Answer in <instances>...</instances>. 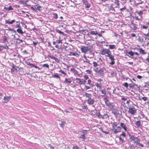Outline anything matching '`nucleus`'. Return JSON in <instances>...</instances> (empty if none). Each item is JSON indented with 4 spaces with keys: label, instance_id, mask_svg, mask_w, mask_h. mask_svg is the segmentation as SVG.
<instances>
[{
    "label": "nucleus",
    "instance_id": "nucleus-36",
    "mask_svg": "<svg viewBox=\"0 0 149 149\" xmlns=\"http://www.w3.org/2000/svg\"><path fill=\"white\" fill-rule=\"evenodd\" d=\"M56 32L59 33L61 35H63L64 34V33L63 32L61 31L58 29H56Z\"/></svg>",
    "mask_w": 149,
    "mask_h": 149
},
{
    "label": "nucleus",
    "instance_id": "nucleus-1",
    "mask_svg": "<svg viewBox=\"0 0 149 149\" xmlns=\"http://www.w3.org/2000/svg\"><path fill=\"white\" fill-rule=\"evenodd\" d=\"M111 53V51L107 49H103L100 52V54L102 55H104L107 57H108Z\"/></svg>",
    "mask_w": 149,
    "mask_h": 149
},
{
    "label": "nucleus",
    "instance_id": "nucleus-52",
    "mask_svg": "<svg viewBox=\"0 0 149 149\" xmlns=\"http://www.w3.org/2000/svg\"><path fill=\"white\" fill-rule=\"evenodd\" d=\"M120 136H122L123 137V138H124V137H125L126 136L125 133V132H122V133L120 134Z\"/></svg>",
    "mask_w": 149,
    "mask_h": 149
},
{
    "label": "nucleus",
    "instance_id": "nucleus-50",
    "mask_svg": "<svg viewBox=\"0 0 149 149\" xmlns=\"http://www.w3.org/2000/svg\"><path fill=\"white\" fill-rule=\"evenodd\" d=\"M70 71L74 73L78 72L76 70L73 68H71Z\"/></svg>",
    "mask_w": 149,
    "mask_h": 149
},
{
    "label": "nucleus",
    "instance_id": "nucleus-48",
    "mask_svg": "<svg viewBox=\"0 0 149 149\" xmlns=\"http://www.w3.org/2000/svg\"><path fill=\"white\" fill-rule=\"evenodd\" d=\"M91 80L90 79H88V83H87V84H89L90 86H92V84H91Z\"/></svg>",
    "mask_w": 149,
    "mask_h": 149
},
{
    "label": "nucleus",
    "instance_id": "nucleus-47",
    "mask_svg": "<svg viewBox=\"0 0 149 149\" xmlns=\"http://www.w3.org/2000/svg\"><path fill=\"white\" fill-rule=\"evenodd\" d=\"M104 100L106 104L108 103L107 102H108L109 100L107 97L104 98Z\"/></svg>",
    "mask_w": 149,
    "mask_h": 149
},
{
    "label": "nucleus",
    "instance_id": "nucleus-22",
    "mask_svg": "<svg viewBox=\"0 0 149 149\" xmlns=\"http://www.w3.org/2000/svg\"><path fill=\"white\" fill-rule=\"evenodd\" d=\"M96 110H93L90 112L91 115L93 116H94L96 115L97 112Z\"/></svg>",
    "mask_w": 149,
    "mask_h": 149
},
{
    "label": "nucleus",
    "instance_id": "nucleus-54",
    "mask_svg": "<svg viewBox=\"0 0 149 149\" xmlns=\"http://www.w3.org/2000/svg\"><path fill=\"white\" fill-rule=\"evenodd\" d=\"M86 72L87 74H90L91 72V70H86Z\"/></svg>",
    "mask_w": 149,
    "mask_h": 149
},
{
    "label": "nucleus",
    "instance_id": "nucleus-33",
    "mask_svg": "<svg viewBox=\"0 0 149 149\" xmlns=\"http://www.w3.org/2000/svg\"><path fill=\"white\" fill-rule=\"evenodd\" d=\"M135 143H136V144H137V143H139L140 141V139H139L138 137H136L134 139L133 141Z\"/></svg>",
    "mask_w": 149,
    "mask_h": 149
},
{
    "label": "nucleus",
    "instance_id": "nucleus-25",
    "mask_svg": "<svg viewBox=\"0 0 149 149\" xmlns=\"http://www.w3.org/2000/svg\"><path fill=\"white\" fill-rule=\"evenodd\" d=\"M71 81L70 79H68L67 78H65V80L64 81L63 83H70Z\"/></svg>",
    "mask_w": 149,
    "mask_h": 149
},
{
    "label": "nucleus",
    "instance_id": "nucleus-60",
    "mask_svg": "<svg viewBox=\"0 0 149 149\" xmlns=\"http://www.w3.org/2000/svg\"><path fill=\"white\" fill-rule=\"evenodd\" d=\"M86 59L85 61L84 60L83 62L84 63H88L89 64H90V63H89L90 61L89 60H88L87 59Z\"/></svg>",
    "mask_w": 149,
    "mask_h": 149
},
{
    "label": "nucleus",
    "instance_id": "nucleus-8",
    "mask_svg": "<svg viewBox=\"0 0 149 149\" xmlns=\"http://www.w3.org/2000/svg\"><path fill=\"white\" fill-rule=\"evenodd\" d=\"M128 79L130 80V81L133 84H129L130 85L129 87L130 88H134V87L135 86H136L137 87H138L137 85L136 84H135L131 80V79L130 78H128Z\"/></svg>",
    "mask_w": 149,
    "mask_h": 149
},
{
    "label": "nucleus",
    "instance_id": "nucleus-55",
    "mask_svg": "<svg viewBox=\"0 0 149 149\" xmlns=\"http://www.w3.org/2000/svg\"><path fill=\"white\" fill-rule=\"evenodd\" d=\"M91 87L90 86H87L85 85L84 87V89H85L86 90H88Z\"/></svg>",
    "mask_w": 149,
    "mask_h": 149
},
{
    "label": "nucleus",
    "instance_id": "nucleus-46",
    "mask_svg": "<svg viewBox=\"0 0 149 149\" xmlns=\"http://www.w3.org/2000/svg\"><path fill=\"white\" fill-rule=\"evenodd\" d=\"M42 67H43V68H45H45H49V65H48V64H47V63L43 64L42 65Z\"/></svg>",
    "mask_w": 149,
    "mask_h": 149
},
{
    "label": "nucleus",
    "instance_id": "nucleus-32",
    "mask_svg": "<svg viewBox=\"0 0 149 149\" xmlns=\"http://www.w3.org/2000/svg\"><path fill=\"white\" fill-rule=\"evenodd\" d=\"M101 92V93L105 95L106 94V89L105 88L103 89L100 91Z\"/></svg>",
    "mask_w": 149,
    "mask_h": 149
},
{
    "label": "nucleus",
    "instance_id": "nucleus-37",
    "mask_svg": "<svg viewBox=\"0 0 149 149\" xmlns=\"http://www.w3.org/2000/svg\"><path fill=\"white\" fill-rule=\"evenodd\" d=\"M84 95L86 97H90L92 96V95L91 94L87 93H85Z\"/></svg>",
    "mask_w": 149,
    "mask_h": 149
},
{
    "label": "nucleus",
    "instance_id": "nucleus-15",
    "mask_svg": "<svg viewBox=\"0 0 149 149\" xmlns=\"http://www.w3.org/2000/svg\"><path fill=\"white\" fill-rule=\"evenodd\" d=\"M34 7L35 8L36 11V10L39 11L40 10L41 8V7L38 4L34 5Z\"/></svg>",
    "mask_w": 149,
    "mask_h": 149
},
{
    "label": "nucleus",
    "instance_id": "nucleus-44",
    "mask_svg": "<svg viewBox=\"0 0 149 149\" xmlns=\"http://www.w3.org/2000/svg\"><path fill=\"white\" fill-rule=\"evenodd\" d=\"M8 38V37L6 36H4L3 37V42H7Z\"/></svg>",
    "mask_w": 149,
    "mask_h": 149
},
{
    "label": "nucleus",
    "instance_id": "nucleus-41",
    "mask_svg": "<svg viewBox=\"0 0 149 149\" xmlns=\"http://www.w3.org/2000/svg\"><path fill=\"white\" fill-rule=\"evenodd\" d=\"M119 139L120 141L122 143H124L125 142L124 140L120 136L119 137Z\"/></svg>",
    "mask_w": 149,
    "mask_h": 149
},
{
    "label": "nucleus",
    "instance_id": "nucleus-34",
    "mask_svg": "<svg viewBox=\"0 0 149 149\" xmlns=\"http://www.w3.org/2000/svg\"><path fill=\"white\" fill-rule=\"evenodd\" d=\"M65 123V121L64 120L62 121L61 123L60 124V126L61 127L63 128Z\"/></svg>",
    "mask_w": 149,
    "mask_h": 149
},
{
    "label": "nucleus",
    "instance_id": "nucleus-19",
    "mask_svg": "<svg viewBox=\"0 0 149 149\" xmlns=\"http://www.w3.org/2000/svg\"><path fill=\"white\" fill-rule=\"evenodd\" d=\"M110 109H112L113 108V106L111 103H109L106 104Z\"/></svg>",
    "mask_w": 149,
    "mask_h": 149
},
{
    "label": "nucleus",
    "instance_id": "nucleus-11",
    "mask_svg": "<svg viewBox=\"0 0 149 149\" xmlns=\"http://www.w3.org/2000/svg\"><path fill=\"white\" fill-rule=\"evenodd\" d=\"M76 79L79 80V83L80 85L81 84H84V85H85V83H86V81L82 79V80H81V79L79 78H77Z\"/></svg>",
    "mask_w": 149,
    "mask_h": 149
},
{
    "label": "nucleus",
    "instance_id": "nucleus-10",
    "mask_svg": "<svg viewBox=\"0 0 149 149\" xmlns=\"http://www.w3.org/2000/svg\"><path fill=\"white\" fill-rule=\"evenodd\" d=\"M11 98V97L10 96L4 97V100H5L4 102L6 103L8 102Z\"/></svg>",
    "mask_w": 149,
    "mask_h": 149
},
{
    "label": "nucleus",
    "instance_id": "nucleus-13",
    "mask_svg": "<svg viewBox=\"0 0 149 149\" xmlns=\"http://www.w3.org/2000/svg\"><path fill=\"white\" fill-rule=\"evenodd\" d=\"M130 27L134 30H135L137 29V27L136 26V24L132 22L130 24Z\"/></svg>",
    "mask_w": 149,
    "mask_h": 149
},
{
    "label": "nucleus",
    "instance_id": "nucleus-26",
    "mask_svg": "<svg viewBox=\"0 0 149 149\" xmlns=\"http://www.w3.org/2000/svg\"><path fill=\"white\" fill-rule=\"evenodd\" d=\"M102 84L101 83H96L95 84V85L98 88H99V89H100L102 87V86L101 84Z\"/></svg>",
    "mask_w": 149,
    "mask_h": 149
},
{
    "label": "nucleus",
    "instance_id": "nucleus-64",
    "mask_svg": "<svg viewBox=\"0 0 149 149\" xmlns=\"http://www.w3.org/2000/svg\"><path fill=\"white\" fill-rule=\"evenodd\" d=\"M23 52L24 54H28L29 53L26 51V50H24L23 51Z\"/></svg>",
    "mask_w": 149,
    "mask_h": 149
},
{
    "label": "nucleus",
    "instance_id": "nucleus-45",
    "mask_svg": "<svg viewBox=\"0 0 149 149\" xmlns=\"http://www.w3.org/2000/svg\"><path fill=\"white\" fill-rule=\"evenodd\" d=\"M89 52V54H91V56H90L89 57L90 58H92L94 56V54L93 53H92L91 51V49L88 51Z\"/></svg>",
    "mask_w": 149,
    "mask_h": 149
},
{
    "label": "nucleus",
    "instance_id": "nucleus-63",
    "mask_svg": "<svg viewBox=\"0 0 149 149\" xmlns=\"http://www.w3.org/2000/svg\"><path fill=\"white\" fill-rule=\"evenodd\" d=\"M142 99L144 101H146L147 99V98L146 97H144L142 98Z\"/></svg>",
    "mask_w": 149,
    "mask_h": 149
},
{
    "label": "nucleus",
    "instance_id": "nucleus-2",
    "mask_svg": "<svg viewBox=\"0 0 149 149\" xmlns=\"http://www.w3.org/2000/svg\"><path fill=\"white\" fill-rule=\"evenodd\" d=\"M128 112L132 115H134L136 112V110L133 106L130 107L129 108Z\"/></svg>",
    "mask_w": 149,
    "mask_h": 149
},
{
    "label": "nucleus",
    "instance_id": "nucleus-58",
    "mask_svg": "<svg viewBox=\"0 0 149 149\" xmlns=\"http://www.w3.org/2000/svg\"><path fill=\"white\" fill-rule=\"evenodd\" d=\"M137 145H138L139 146H140L141 147H143L144 146V145L143 144H141V143H139H139H137V144H136Z\"/></svg>",
    "mask_w": 149,
    "mask_h": 149
},
{
    "label": "nucleus",
    "instance_id": "nucleus-30",
    "mask_svg": "<svg viewBox=\"0 0 149 149\" xmlns=\"http://www.w3.org/2000/svg\"><path fill=\"white\" fill-rule=\"evenodd\" d=\"M118 0H114V3L115 4L117 5V6H115V7H118V6H119L120 4Z\"/></svg>",
    "mask_w": 149,
    "mask_h": 149
},
{
    "label": "nucleus",
    "instance_id": "nucleus-3",
    "mask_svg": "<svg viewBox=\"0 0 149 149\" xmlns=\"http://www.w3.org/2000/svg\"><path fill=\"white\" fill-rule=\"evenodd\" d=\"M91 49L90 47L89 46L85 47L82 46L81 48V50L83 53L86 54Z\"/></svg>",
    "mask_w": 149,
    "mask_h": 149
},
{
    "label": "nucleus",
    "instance_id": "nucleus-6",
    "mask_svg": "<svg viewBox=\"0 0 149 149\" xmlns=\"http://www.w3.org/2000/svg\"><path fill=\"white\" fill-rule=\"evenodd\" d=\"M87 130H83V131H81V132L83 134L82 135H81L80 136V138L82 139H85L86 138V132Z\"/></svg>",
    "mask_w": 149,
    "mask_h": 149
},
{
    "label": "nucleus",
    "instance_id": "nucleus-61",
    "mask_svg": "<svg viewBox=\"0 0 149 149\" xmlns=\"http://www.w3.org/2000/svg\"><path fill=\"white\" fill-rule=\"evenodd\" d=\"M96 80L98 82H99L100 83H101V81H103V79L101 78H100L97 80L96 79Z\"/></svg>",
    "mask_w": 149,
    "mask_h": 149
},
{
    "label": "nucleus",
    "instance_id": "nucleus-5",
    "mask_svg": "<svg viewBox=\"0 0 149 149\" xmlns=\"http://www.w3.org/2000/svg\"><path fill=\"white\" fill-rule=\"evenodd\" d=\"M25 63L26 64L28 65H29L30 66L31 68H33L34 67L36 68H37L38 70H40V68L36 65L34 64H33L30 63L29 62L26 61L25 62Z\"/></svg>",
    "mask_w": 149,
    "mask_h": 149
},
{
    "label": "nucleus",
    "instance_id": "nucleus-14",
    "mask_svg": "<svg viewBox=\"0 0 149 149\" xmlns=\"http://www.w3.org/2000/svg\"><path fill=\"white\" fill-rule=\"evenodd\" d=\"M120 126L122 128H123L125 131H127L126 126L124 123H120Z\"/></svg>",
    "mask_w": 149,
    "mask_h": 149
},
{
    "label": "nucleus",
    "instance_id": "nucleus-7",
    "mask_svg": "<svg viewBox=\"0 0 149 149\" xmlns=\"http://www.w3.org/2000/svg\"><path fill=\"white\" fill-rule=\"evenodd\" d=\"M109 57V58L111 60V62L110 64L112 65H114L115 63L114 59V56L111 55V54L108 56Z\"/></svg>",
    "mask_w": 149,
    "mask_h": 149
},
{
    "label": "nucleus",
    "instance_id": "nucleus-40",
    "mask_svg": "<svg viewBox=\"0 0 149 149\" xmlns=\"http://www.w3.org/2000/svg\"><path fill=\"white\" fill-rule=\"evenodd\" d=\"M59 72L61 73L62 74H63L64 75L66 76L67 74V73L65 72L63 70H60L58 71Z\"/></svg>",
    "mask_w": 149,
    "mask_h": 149
},
{
    "label": "nucleus",
    "instance_id": "nucleus-51",
    "mask_svg": "<svg viewBox=\"0 0 149 149\" xmlns=\"http://www.w3.org/2000/svg\"><path fill=\"white\" fill-rule=\"evenodd\" d=\"M93 66L95 67H96L98 65L97 63L95 61H93Z\"/></svg>",
    "mask_w": 149,
    "mask_h": 149
},
{
    "label": "nucleus",
    "instance_id": "nucleus-38",
    "mask_svg": "<svg viewBox=\"0 0 149 149\" xmlns=\"http://www.w3.org/2000/svg\"><path fill=\"white\" fill-rule=\"evenodd\" d=\"M109 48L111 49H114L115 47V46L113 45H109Z\"/></svg>",
    "mask_w": 149,
    "mask_h": 149
},
{
    "label": "nucleus",
    "instance_id": "nucleus-29",
    "mask_svg": "<svg viewBox=\"0 0 149 149\" xmlns=\"http://www.w3.org/2000/svg\"><path fill=\"white\" fill-rule=\"evenodd\" d=\"M111 130L113 131L114 133L115 134H116L117 133L120 132V130L119 129H118V130H117V129H115L114 127H113L111 129Z\"/></svg>",
    "mask_w": 149,
    "mask_h": 149
},
{
    "label": "nucleus",
    "instance_id": "nucleus-17",
    "mask_svg": "<svg viewBox=\"0 0 149 149\" xmlns=\"http://www.w3.org/2000/svg\"><path fill=\"white\" fill-rule=\"evenodd\" d=\"M126 54L127 56H128L130 57L129 56L128 54L130 55L131 56H133L134 55V53L131 51L129 52H126Z\"/></svg>",
    "mask_w": 149,
    "mask_h": 149
},
{
    "label": "nucleus",
    "instance_id": "nucleus-28",
    "mask_svg": "<svg viewBox=\"0 0 149 149\" xmlns=\"http://www.w3.org/2000/svg\"><path fill=\"white\" fill-rule=\"evenodd\" d=\"M139 50V52L141 54H146V52H145L144 50L142 48H140Z\"/></svg>",
    "mask_w": 149,
    "mask_h": 149
},
{
    "label": "nucleus",
    "instance_id": "nucleus-21",
    "mask_svg": "<svg viewBox=\"0 0 149 149\" xmlns=\"http://www.w3.org/2000/svg\"><path fill=\"white\" fill-rule=\"evenodd\" d=\"M4 9L6 11L12 10L13 9V8L11 6H10L8 8L5 7L4 8Z\"/></svg>",
    "mask_w": 149,
    "mask_h": 149
},
{
    "label": "nucleus",
    "instance_id": "nucleus-16",
    "mask_svg": "<svg viewBox=\"0 0 149 149\" xmlns=\"http://www.w3.org/2000/svg\"><path fill=\"white\" fill-rule=\"evenodd\" d=\"M15 22V19H13L11 20V21H10L8 20H5V23L6 24H12Z\"/></svg>",
    "mask_w": 149,
    "mask_h": 149
},
{
    "label": "nucleus",
    "instance_id": "nucleus-4",
    "mask_svg": "<svg viewBox=\"0 0 149 149\" xmlns=\"http://www.w3.org/2000/svg\"><path fill=\"white\" fill-rule=\"evenodd\" d=\"M82 2H83V4L85 5L86 8H88L90 7L91 5L86 0H82Z\"/></svg>",
    "mask_w": 149,
    "mask_h": 149
},
{
    "label": "nucleus",
    "instance_id": "nucleus-42",
    "mask_svg": "<svg viewBox=\"0 0 149 149\" xmlns=\"http://www.w3.org/2000/svg\"><path fill=\"white\" fill-rule=\"evenodd\" d=\"M113 4H112V5L109 7V9L111 10L112 11H114V12L115 11V10L114 9V8L112 6Z\"/></svg>",
    "mask_w": 149,
    "mask_h": 149
},
{
    "label": "nucleus",
    "instance_id": "nucleus-20",
    "mask_svg": "<svg viewBox=\"0 0 149 149\" xmlns=\"http://www.w3.org/2000/svg\"><path fill=\"white\" fill-rule=\"evenodd\" d=\"M96 115L98 116V117L99 118H103L104 116H105V114H104L103 116H102L100 114V112H99L98 113L97 112Z\"/></svg>",
    "mask_w": 149,
    "mask_h": 149
},
{
    "label": "nucleus",
    "instance_id": "nucleus-43",
    "mask_svg": "<svg viewBox=\"0 0 149 149\" xmlns=\"http://www.w3.org/2000/svg\"><path fill=\"white\" fill-rule=\"evenodd\" d=\"M11 71L13 72H14L15 70H17V68H15V66H14V65L12 66V68L11 69Z\"/></svg>",
    "mask_w": 149,
    "mask_h": 149
},
{
    "label": "nucleus",
    "instance_id": "nucleus-62",
    "mask_svg": "<svg viewBox=\"0 0 149 149\" xmlns=\"http://www.w3.org/2000/svg\"><path fill=\"white\" fill-rule=\"evenodd\" d=\"M137 13L138 14H139L140 15H141V14H142L143 11L141 10H140V11H138L137 12Z\"/></svg>",
    "mask_w": 149,
    "mask_h": 149
},
{
    "label": "nucleus",
    "instance_id": "nucleus-12",
    "mask_svg": "<svg viewBox=\"0 0 149 149\" xmlns=\"http://www.w3.org/2000/svg\"><path fill=\"white\" fill-rule=\"evenodd\" d=\"M104 70L102 68H100V69L98 70H97V73L98 74H99L100 76H102L104 74Z\"/></svg>",
    "mask_w": 149,
    "mask_h": 149
},
{
    "label": "nucleus",
    "instance_id": "nucleus-57",
    "mask_svg": "<svg viewBox=\"0 0 149 149\" xmlns=\"http://www.w3.org/2000/svg\"><path fill=\"white\" fill-rule=\"evenodd\" d=\"M62 40H57L56 41V42L58 44H60L62 43Z\"/></svg>",
    "mask_w": 149,
    "mask_h": 149
},
{
    "label": "nucleus",
    "instance_id": "nucleus-39",
    "mask_svg": "<svg viewBox=\"0 0 149 149\" xmlns=\"http://www.w3.org/2000/svg\"><path fill=\"white\" fill-rule=\"evenodd\" d=\"M6 30H9L11 31H13L15 33H16V31L13 29H11L10 28H8V29H6Z\"/></svg>",
    "mask_w": 149,
    "mask_h": 149
},
{
    "label": "nucleus",
    "instance_id": "nucleus-35",
    "mask_svg": "<svg viewBox=\"0 0 149 149\" xmlns=\"http://www.w3.org/2000/svg\"><path fill=\"white\" fill-rule=\"evenodd\" d=\"M52 77L54 78H60V77L57 73H56L54 75H53L52 76Z\"/></svg>",
    "mask_w": 149,
    "mask_h": 149
},
{
    "label": "nucleus",
    "instance_id": "nucleus-31",
    "mask_svg": "<svg viewBox=\"0 0 149 149\" xmlns=\"http://www.w3.org/2000/svg\"><path fill=\"white\" fill-rule=\"evenodd\" d=\"M53 17L55 19H57L58 18V15L57 13H53L52 14Z\"/></svg>",
    "mask_w": 149,
    "mask_h": 149
},
{
    "label": "nucleus",
    "instance_id": "nucleus-24",
    "mask_svg": "<svg viewBox=\"0 0 149 149\" xmlns=\"http://www.w3.org/2000/svg\"><path fill=\"white\" fill-rule=\"evenodd\" d=\"M70 55L72 56H75L76 57H78L79 56V54L77 52H71L70 53Z\"/></svg>",
    "mask_w": 149,
    "mask_h": 149
},
{
    "label": "nucleus",
    "instance_id": "nucleus-9",
    "mask_svg": "<svg viewBox=\"0 0 149 149\" xmlns=\"http://www.w3.org/2000/svg\"><path fill=\"white\" fill-rule=\"evenodd\" d=\"M87 103L89 105L93 104L95 102L94 99H90V100H87Z\"/></svg>",
    "mask_w": 149,
    "mask_h": 149
},
{
    "label": "nucleus",
    "instance_id": "nucleus-56",
    "mask_svg": "<svg viewBox=\"0 0 149 149\" xmlns=\"http://www.w3.org/2000/svg\"><path fill=\"white\" fill-rule=\"evenodd\" d=\"M118 125L117 123L116 122H114L113 123L112 125V127L113 128L114 127V126L116 127V126Z\"/></svg>",
    "mask_w": 149,
    "mask_h": 149
},
{
    "label": "nucleus",
    "instance_id": "nucleus-23",
    "mask_svg": "<svg viewBox=\"0 0 149 149\" xmlns=\"http://www.w3.org/2000/svg\"><path fill=\"white\" fill-rule=\"evenodd\" d=\"M137 127H139L141 125V122L140 120L137 121L135 123Z\"/></svg>",
    "mask_w": 149,
    "mask_h": 149
},
{
    "label": "nucleus",
    "instance_id": "nucleus-27",
    "mask_svg": "<svg viewBox=\"0 0 149 149\" xmlns=\"http://www.w3.org/2000/svg\"><path fill=\"white\" fill-rule=\"evenodd\" d=\"M21 29V28L18 29L17 30V31L18 33L22 34L24 33V32L22 31Z\"/></svg>",
    "mask_w": 149,
    "mask_h": 149
},
{
    "label": "nucleus",
    "instance_id": "nucleus-53",
    "mask_svg": "<svg viewBox=\"0 0 149 149\" xmlns=\"http://www.w3.org/2000/svg\"><path fill=\"white\" fill-rule=\"evenodd\" d=\"M123 85L125 87L127 88L128 86V84L126 82L124 83V84H123Z\"/></svg>",
    "mask_w": 149,
    "mask_h": 149
},
{
    "label": "nucleus",
    "instance_id": "nucleus-49",
    "mask_svg": "<svg viewBox=\"0 0 149 149\" xmlns=\"http://www.w3.org/2000/svg\"><path fill=\"white\" fill-rule=\"evenodd\" d=\"M148 28V26H145V25H141V28H143L145 29H147Z\"/></svg>",
    "mask_w": 149,
    "mask_h": 149
},
{
    "label": "nucleus",
    "instance_id": "nucleus-18",
    "mask_svg": "<svg viewBox=\"0 0 149 149\" xmlns=\"http://www.w3.org/2000/svg\"><path fill=\"white\" fill-rule=\"evenodd\" d=\"M88 34L89 35L91 34L92 35H96L97 34V33L96 30L95 31H91V32H90Z\"/></svg>",
    "mask_w": 149,
    "mask_h": 149
},
{
    "label": "nucleus",
    "instance_id": "nucleus-59",
    "mask_svg": "<svg viewBox=\"0 0 149 149\" xmlns=\"http://www.w3.org/2000/svg\"><path fill=\"white\" fill-rule=\"evenodd\" d=\"M135 137H134L133 136H130V139L132 141H134V139L135 138Z\"/></svg>",
    "mask_w": 149,
    "mask_h": 149
}]
</instances>
